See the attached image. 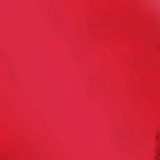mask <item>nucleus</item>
Masks as SVG:
<instances>
[{"instance_id": "obj_1", "label": "nucleus", "mask_w": 160, "mask_h": 160, "mask_svg": "<svg viewBox=\"0 0 160 160\" xmlns=\"http://www.w3.org/2000/svg\"><path fill=\"white\" fill-rule=\"evenodd\" d=\"M158 137H158V136H157V138H158Z\"/></svg>"}]
</instances>
